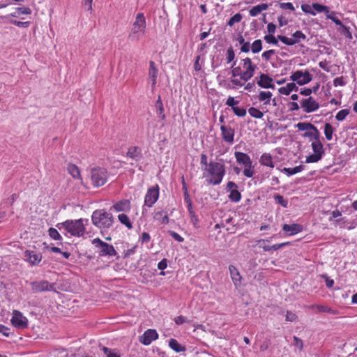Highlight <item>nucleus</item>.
<instances>
[{"label": "nucleus", "mask_w": 357, "mask_h": 357, "mask_svg": "<svg viewBox=\"0 0 357 357\" xmlns=\"http://www.w3.org/2000/svg\"><path fill=\"white\" fill-rule=\"evenodd\" d=\"M84 220L82 218L78 220H67L63 222L58 223L56 227L58 229H65L67 232L74 236H82L85 233Z\"/></svg>", "instance_id": "1"}, {"label": "nucleus", "mask_w": 357, "mask_h": 357, "mask_svg": "<svg viewBox=\"0 0 357 357\" xmlns=\"http://www.w3.org/2000/svg\"><path fill=\"white\" fill-rule=\"evenodd\" d=\"M205 171L211 176V178L207 180L208 183L214 185H218L222 182L225 174L224 165L217 162H210L208 167H205Z\"/></svg>", "instance_id": "2"}, {"label": "nucleus", "mask_w": 357, "mask_h": 357, "mask_svg": "<svg viewBox=\"0 0 357 357\" xmlns=\"http://www.w3.org/2000/svg\"><path fill=\"white\" fill-rule=\"evenodd\" d=\"M91 220L93 224L100 229L109 228L113 223L112 213H107L105 210H96L93 211Z\"/></svg>", "instance_id": "3"}, {"label": "nucleus", "mask_w": 357, "mask_h": 357, "mask_svg": "<svg viewBox=\"0 0 357 357\" xmlns=\"http://www.w3.org/2000/svg\"><path fill=\"white\" fill-rule=\"evenodd\" d=\"M146 27V23L144 14L138 13L132 24V27L130 33H129L128 38L132 41L139 40L144 34Z\"/></svg>", "instance_id": "4"}, {"label": "nucleus", "mask_w": 357, "mask_h": 357, "mask_svg": "<svg viewBox=\"0 0 357 357\" xmlns=\"http://www.w3.org/2000/svg\"><path fill=\"white\" fill-rule=\"evenodd\" d=\"M90 178L93 185L98 188L106 183L108 179V172L103 167H93L91 169Z\"/></svg>", "instance_id": "5"}, {"label": "nucleus", "mask_w": 357, "mask_h": 357, "mask_svg": "<svg viewBox=\"0 0 357 357\" xmlns=\"http://www.w3.org/2000/svg\"><path fill=\"white\" fill-rule=\"evenodd\" d=\"M92 244L96 248L99 249L98 255L100 257H115L117 255V252L113 245L102 241L99 238H96L92 240Z\"/></svg>", "instance_id": "6"}, {"label": "nucleus", "mask_w": 357, "mask_h": 357, "mask_svg": "<svg viewBox=\"0 0 357 357\" xmlns=\"http://www.w3.org/2000/svg\"><path fill=\"white\" fill-rule=\"evenodd\" d=\"M311 146L313 151V154H311L306 158L305 162L307 163H312L319 161L325 153L321 140L312 142Z\"/></svg>", "instance_id": "7"}, {"label": "nucleus", "mask_w": 357, "mask_h": 357, "mask_svg": "<svg viewBox=\"0 0 357 357\" xmlns=\"http://www.w3.org/2000/svg\"><path fill=\"white\" fill-rule=\"evenodd\" d=\"M31 290L34 293L43 291H56L55 284L50 283L47 280L35 281L30 283Z\"/></svg>", "instance_id": "8"}, {"label": "nucleus", "mask_w": 357, "mask_h": 357, "mask_svg": "<svg viewBox=\"0 0 357 357\" xmlns=\"http://www.w3.org/2000/svg\"><path fill=\"white\" fill-rule=\"evenodd\" d=\"M159 197V186L156 185L149 188L144 197V204L143 206V210L145 206L152 207L153 204L157 202Z\"/></svg>", "instance_id": "9"}, {"label": "nucleus", "mask_w": 357, "mask_h": 357, "mask_svg": "<svg viewBox=\"0 0 357 357\" xmlns=\"http://www.w3.org/2000/svg\"><path fill=\"white\" fill-rule=\"evenodd\" d=\"M312 79V75L308 72L296 70L290 76V79L296 82L298 85H304L309 83Z\"/></svg>", "instance_id": "10"}, {"label": "nucleus", "mask_w": 357, "mask_h": 357, "mask_svg": "<svg viewBox=\"0 0 357 357\" xmlns=\"http://www.w3.org/2000/svg\"><path fill=\"white\" fill-rule=\"evenodd\" d=\"M10 321L13 326L17 328L23 329L28 326L27 318L18 310H13Z\"/></svg>", "instance_id": "11"}, {"label": "nucleus", "mask_w": 357, "mask_h": 357, "mask_svg": "<svg viewBox=\"0 0 357 357\" xmlns=\"http://www.w3.org/2000/svg\"><path fill=\"white\" fill-rule=\"evenodd\" d=\"M301 107L303 112L311 113L317 111L319 108V104L311 96L303 99L301 101Z\"/></svg>", "instance_id": "12"}, {"label": "nucleus", "mask_w": 357, "mask_h": 357, "mask_svg": "<svg viewBox=\"0 0 357 357\" xmlns=\"http://www.w3.org/2000/svg\"><path fill=\"white\" fill-rule=\"evenodd\" d=\"M24 259L31 266L38 265L42 260V255L32 250H26L24 252Z\"/></svg>", "instance_id": "13"}, {"label": "nucleus", "mask_w": 357, "mask_h": 357, "mask_svg": "<svg viewBox=\"0 0 357 357\" xmlns=\"http://www.w3.org/2000/svg\"><path fill=\"white\" fill-rule=\"evenodd\" d=\"M158 334L154 329H148L139 337V342L144 345H149L152 341L158 339Z\"/></svg>", "instance_id": "14"}, {"label": "nucleus", "mask_w": 357, "mask_h": 357, "mask_svg": "<svg viewBox=\"0 0 357 357\" xmlns=\"http://www.w3.org/2000/svg\"><path fill=\"white\" fill-rule=\"evenodd\" d=\"M158 75V70L155 66V63L153 61H149V80L151 83L152 90H154L157 83V78Z\"/></svg>", "instance_id": "15"}, {"label": "nucleus", "mask_w": 357, "mask_h": 357, "mask_svg": "<svg viewBox=\"0 0 357 357\" xmlns=\"http://www.w3.org/2000/svg\"><path fill=\"white\" fill-rule=\"evenodd\" d=\"M222 139L229 144H233L234 140V129L229 126L222 125L220 126Z\"/></svg>", "instance_id": "16"}, {"label": "nucleus", "mask_w": 357, "mask_h": 357, "mask_svg": "<svg viewBox=\"0 0 357 357\" xmlns=\"http://www.w3.org/2000/svg\"><path fill=\"white\" fill-rule=\"evenodd\" d=\"M273 79L268 75L261 73L257 83L261 88L274 89L275 86L273 84Z\"/></svg>", "instance_id": "17"}, {"label": "nucleus", "mask_w": 357, "mask_h": 357, "mask_svg": "<svg viewBox=\"0 0 357 357\" xmlns=\"http://www.w3.org/2000/svg\"><path fill=\"white\" fill-rule=\"evenodd\" d=\"M126 155L137 162L142 158V149L139 146H130L128 149Z\"/></svg>", "instance_id": "18"}, {"label": "nucleus", "mask_w": 357, "mask_h": 357, "mask_svg": "<svg viewBox=\"0 0 357 357\" xmlns=\"http://www.w3.org/2000/svg\"><path fill=\"white\" fill-rule=\"evenodd\" d=\"M234 155L236 160V162L240 164L244 165V167L252 165V160L250 156L243 152L236 151L234 153Z\"/></svg>", "instance_id": "19"}, {"label": "nucleus", "mask_w": 357, "mask_h": 357, "mask_svg": "<svg viewBox=\"0 0 357 357\" xmlns=\"http://www.w3.org/2000/svg\"><path fill=\"white\" fill-rule=\"evenodd\" d=\"M303 229L302 225L299 224H291V225H287L284 224L282 225V230L285 232L288 233L289 235L292 236L294 234H296L299 232H301Z\"/></svg>", "instance_id": "20"}, {"label": "nucleus", "mask_w": 357, "mask_h": 357, "mask_svg": "<svg viewBox=\"0 0 357 357\" xmlns=\"http://www.w3.org/2000/svg\"><path fill=\"white\" fill-rule=\"evenodd\" d=\"M229 270L230 273V275L231 278V280L236 287H238L241 280V276L238 271V269L236 268V266L233 265H230L229 266Z\"/></svg>", "instance_id": "21"}, {"label": "nucleus", "mask_w": 357, "mask_h": 357, "mask_svg": "<svg viewBox=\"0 0 357 357\" xmlns=\"http://www.w3.org/2000/svg\"><path fill=\"white\" fill-rule=\"evenodd\" d=\"M259 163L263 166L274 168L275 165L273 161V157L269 153H263L259 158Z\"/></svg>", "instance_id": "22"}, {"label": "nucleus", "mask_w": 357, "mask_h": 357, "mask_svg": "<svg viewBox=\"0 0 357 357\" xmlns=\"http://www.w3.org/2000/svg\"><path fill=\"white\" fill-rule=\"evenodd\" d=\"M269 5L267 3H261L253 6L250 10L249 13L250 16L255 17L258 15L261 12L266 10L268 8Z\"/></svg>", "instance_id": "23"}, {"label": "nucleus", "mask_w": 357, "mask_h": 357, "mask_svg": "<svg viewBox=\"0 0 357 357\" xmlns=\"http://www.w3.org/2000/svg\"><path fill=\"white\" fill-rule=\"evenodd\" d=\"M153 218L162 225L168 224L169 220L167 213L163 211L155 212Z\"/></svg>", "instance_id": "24"}, {"label": "nucleus", "mask_w": 357, "mask_h": 357, "mask_svg": "<svg viewBox=\"0 0 357 357\" xmlns=\"http://www.w3.org/2000/svg\"><path fill=\"white\" fill-rule=\"evenodd\" d=\"M114 208L116 211H126L130 209V203L129 200L123 199L114 205Z\"/></svg>", "instance_id": "25"}, {"label": "nucleus", "mask_w": 357, "mask_h": 357, "mask_svg": "<svg viewBox=\"0 0 357 357\" xmlns=\"http://www.w3.org/2000/svg\"><path fill=\"white\" fill-rule=\"evenodd\" d=\"M298 87L293 82L288 83L285 86L279 89V92L284 95H289L291 91H297Z\"/></svg>", "instance_id": "26"}, {"label": "nucleus", "mask_w": 357, "mask_h": 357, "mask_svg": "<svg viewBox=\"0 0 357 357\" xmlns=\"http://www.w3.org/2000/svg\"><path fill=\"white\" fill-rule=\"evenodd\" d=\"M155 107L156 113H157L158 117L160 118L162 120H164L165 119L166 116L164 113L165 109H164V107H163V104H162L160 96H158V98L155 102Z\"/></svg>", "instance_id": "27"}, {"label": "nucleus", "mask_w": 357, "mask_h": 357, "mask_svg": "<svg viewBox=\"0 0 357 357\" xmlns=\"http://www.w3.org/2000/svg\"><path fill=\"white\" fill-rule=\"evenodd\" d=\"M169 346L172 350L177 353L185 351L186 350L185 347L179 344L175 339H170L169 340Z\"/></svg>", "instance_id": "28"}, {"label": "nucleus", "mask_w": 357, "mask_h": 357, "mask_svg": "<svg viewBox=\"0 0 357 357\" xmlns=\"http://www.w3.org/2000/svg\"><path fill=\"white\" fill-rule=\"evenodd\" d=\"M310 130H312V131L306 132L303 135L304 137L310 138V140H312V142H316V141L320 140V132L316 126H314V129H310Z\"/></svg>", "instance_id": "29"}, {"label": "nucleus", "mask_w": 357, "mask_h": 357, "mask_svg": "<svg viewBox=\"0 0 357 357\" xmlns=\"http://www.w3.org/2000/svg\"><path fill=\"white\" fill-rule=\"evenodd\" d=\"M273 94L270 91H260L258 96V100L259 101H264V104H270L271 97Z\"/></svg>", "instance_id": "30"}, {"label": "nucleus", "mask_w": 357, "mask_h": 357, "mask_svg": "<svg viewBox=\"0 0 357 357\" xmlns=\"http://www.w3.org/2000/svg\"><path fill=\"white\" fill-rule=\"evenodd\" d=\"M304 169V167L303 165H298L294 168H287L284 167L281 171L282 172L286 173L288 176H291L296 174L298 172H301Z\"/></svg>", "instance_id": "31"}, {"label": "nucleus", "mask_w": 357, "mask_h": 357, "mask_svg": "<svg viewBox=\"0 0 357 357\" xmlns=\"http://www.w3.org/2000/svg\"><path fill=\"white\" fill-rule=\"evenodd\" d=\"M243 68H245V70L255 73V71L257 68V66L252 63V62L250 58L247 57V58L243 59Z\"/></svg>", "instance_id": "32"}, {"label": "nucleus", "mask_w": 357, "mask_h": 357, "mask_svg": "<svg viewBox=\"0 0 357 357\" xmlns=\"http://www.w3.org/2000/svg\"><path fill=\"white\" fill-rule=\"evenodd\" d=\"M68 172L73 178H80L79 169L75 165L69 164L68 166Z\"/></svg>", "instance_id": "33"}, {"label": "nucleus", "mask_w": 357, "mask_h": 357, "mask_svg": "<svg viewBox=\"0 0 357 357\" xmlns=\"http://www.w3.org/2000/svg\"><path fill=\"white\" fill-rule=\"evenodd\" d=\"M334 132V128L329 123H326L324 126V134L327 140L330 141L333 138V133Z\"/></svg>", "instance_id": "34"}, {"label": "nucleus", "mask_w": 357, "mask_h": 357, "mask_svg": "<svg viewBox=\"0 0 357 357\" xmlns=\"http://www.w3.org/2000/svg\"><path fill=\"white\" fill-rule=\"evenodd\" d=\"M312 308H316L319 312H326L332 314H335L336 311L331 307H328L325 305H313Z\"/></svg>", "instance_id": "35"}, {"label": "nucleus", "mask_w": 357, "mask_h": 357, "mask_svg": "<svg viewBox=\"0 0 357 357\" xmlns=\"http://www.w3.org/2000/svg\"><path fill=\"white\" fill-rule=\"evenodd\" d=\"M118 218L121 223L126 225L128 229H131L132 227V225L127 215L123 213L119 214Z\"/></svg>", "instance_id": "36"}, {"label": "nucleus", "mask_w": 357, "mask_h": 357, "mask_svg": "<svg viewBox=\"0 0 357 357\" xmlns=\"http://www.w3.org/2000/svg\"><path fill=\"white\" fill-rule=\"evenodd\" d=\"M292 39L295 44L306 39V36L301 31H296L292 34Z\"/></svg>", "instance_id": "37"}, {"label": "nucleus", "mask_w": 357, "mask_h": 357, "mask_svg": "<svg viewBox=\"0 0 357 357\" xmlns=\"http://www.w3.org/2000/svg\"><path fill=\"white\" fill-rule=\"evenodd\" d=\"M48 234L54 240L62 241L63 239L58 230L55 228L50 227L48 230Z\"/></svg>", "instance_id": "38"}, {"label": "nucleus", "mask_w": 357, "mask_h": 357, "mask_svg": "<svg viewBox=\"0 0 357 357\" xmlns=\"http://www.w3.org/2000/svg\"><path fill=\"white\" fill-rule=\"evenodd\" d=\"M252 53L256 54L262 50V42L260 39L255 40L251 46Z\"/></svg>", "instance_id": "39"}, {"label": "nucleus", "mask_w": 357, "mask_h": 357, "mask_svg": "<svg viewBox=\"0 0 357 357\" xmlns=\"http://www.w3.org/2000/svg\"><path fill=\"white\" fill-rule=\"evenodd\" d=\"M296 127L298 129V130H310V129H314V126L310 123L301 122L298 123L296 125Z\"/></svg>", "instance_id": "40"}, {"label": "nucleus", "mask_w": 357, "mask_h": 357, "mask_svg": "<svg viewBox=\"0 0 357 357\" xmlns=\"http://www.w3.org/2000/svg\"><path fill=\"white\" fill-rule=\"evenodd\" d=\"M250 115L256 119H261L264 116V113L255 107H250L248 109Z\"/></svg>", "instance_id": "41"}, {"label": "nucleus", "mask_w": 357, "mask_h": 357, "mask_svg": "<svg viewBox=\"0 0 357 357\" xmlns=\"http://www.w3.org/2000/svg\"><path fill=\"white\" fill-rule=\"evenodd\" d=\"M312 10L314 12H316V14L317 13H323V12L328 13V8L327 6L321 5L318 3H313L312 5Z\"/></svg>", "instance_id": "42"}, {"label": "nucleus", "mask_w": 357, "mask_h": 357, "mask_svg": "<svg viewBox=\"0 0 357 357\" xmlns=\"http://www.w3.org/2000/svg\"><path fill=\"white\" fill-rule=\"evenodd\" d=\"M229 198L232 202H238L241 199V195L240 192L236 189L230 192Z\"/></svg>", "instance_id": "43"}, {"label": "nucleus", "mask_w": 357, "mask_h": 357, "mask_svg": "<svg viewBox=\"0 0 357 357\" xmlns=\"http://www.w3.org/2000/svg\"><path fill=\"white\" fill-rule=\"evenodd\" d=\"M274 199L278 204L281 205L282 206L287 208L288 206V200L284 199L280 195H275L274 196Z\"/></svg>", "instance_id": "44"}, {"label": "nucleus", "mask_w": 357, "mask_h": 357, "mask_svg": "<svg viewBox=\"0 0 357 357\" xmlns=\"http://www.w3.org/2000/svg\"><path fill=\"white\" fill-rule=\"evenodd\" d=\"M278 39L280 40L282 43L287 45H295V41L293 40L292 38H288L284 36L278 35L277 36Z\"/></svg>", "instance_id": "45"}, {"label": "nucleus", "mask_w": 357, "mask_h": 357, "mask_svg": "<svg viewBox=\"0 0 357 357\" xmlns=\"http://www.w3.org/2000/svg\"><path fill=\"white\" fill-rule=\"evenodd\" d=\"M241 20H242V15H241V14H240V13H236V14H235L234 16H232V17L229 19V22H228V23H227V24H228L229 26H232L234 24L240 22Z\"/></svg>", "instance_id": "46"}, {"label": "nucleus", "mask_w": 357, "mask_h": 357, "mask_svg": "<svg viewBox=\"0 0 357 357\" xmlns=\"http://www.w3.org/2000/svg\"><path fill=\"white\" fill-rule=\"evenodd\" d=\"M349 114V109H344L337 112L335 116V118L337 121H343L346 118V116Z\"/></svg>", "instance_id": "47"}, {"label": "nucleus", "mask_w": 357, "mask_h": 357, "mask_svg": "<svg viewBox=\"0 0 357 357\" xmlns=\"http://www.w3.org/2000/svg\"><path fill=\"white\" fill-rule=\"evenodd\" d=\"M255 171L253 169L252 164L245 166L243 170V175L248 178H251L254 176Z\"/></svg>", "instance_id": "48"}, {"label": "nucleus", "mask_w": 357, "mask_h": 357, "mask_svg": "<svg viewBox=\"0 0 357 357\" xmlns=\"http://www.w3.org/2000/svg\"><path fill=\"white\" fill-rule=\"evenodd\" d=\"M18 15H30L31 14V10L29 7H17L15 8Z\"/></svg>", "instance_id": "49"}, {"label": "nucleus", "mask_w": 357, "mask_h": 357, "mask_svg": "<svg viewBox=\"0 0 357 357\" xmlns=\"http://www.w3.org/2000/svg\"><path fill=\"white\" fill-rule=\"evenodd\" d=\"M102 351L107 357H120V355L107 347H103Z\"/></svg>", "instance_id": "50"}, {"label": "nucleus", "mask_w": 357, "mask_h": 357, "mask_svg": "<svg viewBox=\"0 0 357 357\" xmlns=\"http://www.w3.org/2000/svg\"><path fill=\"white\" fill-rule=\"evenodd\" d=\"M254 73V72L244 70L243 73H241L240 77L241 79H243L246 82L253 77Z\"/></svg>", "instance_id": "51"}, {"label": "nucleus", "mask_w": 357, "mask_h": 357, "mask_svg": "<svg viewBox=\"0 0 357 357\" xmlns=\"http://www.w3.org/2000/svg\"><path fill=\"white\" fill-rule=\"evenodd\" d=\"M264 38L265 41L269 44H273V45L278 44V39L272 34L266 35Z\"/></svg>", "instance_id": "52"}, {"label": "nucleus", "mask_w": 357, "mask_h": 357, "mask_svg": "<svg viewBox=\"0 0 357 357\" xmlns=\"http://www.w3.org/2000/svg\"><path fill=\"white\" fill-rule=\"evenodd\" d=\"M232 110L234 113L239 117H243L246 114V109L243 107L241 108L236 106L234 108H233Z\"/></svg>", "instance_id": "53"}, {"label": "nucleus", "mask_w": 357, "mask_h": 357, "mask_svg": "<svg viewBox=\"0 0 357 357\" xmlns=\"http://www.w3.org/2000/svg\"><path fill=\"white\" fill-rule=\"evenodd\" d=\"M275 51L274 50H267V51H265L262 53V58L265 60V61H269L271 58V56L275 54Z\"/></svg>", "instance_id": "54"}, {"label": "nucleus", "mask_w": 357, "mask_h": 357, "mask_svg": "<svg viewBox=\"0 0 357 357\" xmlns=\"http://www.w3.org/2000/svg\"><path fill=\"white\" fill-rule=\"evenodd\" d=\"M239 103V102L238 100H234V97H231V96H229L227 101H226V105L230 107H231V109H233V108H234L235 107H236V105Z\"/></svg>", "instance_id": "55"}, {"label": "nucleus", "mask_w": 357, "mask_h": 357, "mask_svg": "<svg viewBox=\"0 0 357 357\" xmlns=\"http://www.w3.org/2000/svg\"><path fill=\"white\" fill-rule=\"evenodd\" d=\"M301 9L305 13H310V14H311L312 15H316V12H314L312 10V6H310L309 4H303L301 6Z\"/></svg>", "instance_id": "56"}, {"label": "nucleus", "mask_w": 357, "mask_h": 357, "mask_svg": "<svg viewBox=\"0 0 357 357\" xmlns=\"http://www.w3.org/2000/svg\"><path fill=\"white\" fill-rule=\"evenodd\" d=\"M227 63L231 62L235 58V54H234L232 47H230L227 49Z\"/></svg>", "instance_id": "57"}, {"label": "nucleus", "mask_w": 357, "mask_h": 357, "mask_svg": "<svg viewBox=\"0 0 357 357\" xmlns=\"http://www.w3.org/2000/svg\"><path fill=\"white\" fill-rule=\"evenodd\" d=\"M285 319L287 321H291V322L294 321L297 319V315L291 311H287V314H286Z\"/></svg>", "instance_id": "58"}, {"label": "nucleus", "mask_w": 357, "mask_h": 357, "mask_svg": "<svg viewBox=\"0 0 357 357\" xmlns=\"http://www.w3.org/2000/svg\"><path fill=\"white\" fill-rule=\"evenodd\" d=\"M174 321H175V323L177 325H181V324H184L185 322H189L188 319L185 317L182 316V315H180V316H178V317H175L174 318Z\"/></svg>", "instance_id": "59"}, {"label": "nucleus", "mask_w": 357, "mask_h": 357, "mask_svg": "<svg viewBox=\"0 0 357 357\" xmlns=\"http://www.w3.org/2000/svg\"><path fill=\"white\" fill-rule=\"evenodd\" d=\"M169 234L174 240L178 242H183L184 241V238L181 236L174 231H169Z\"/></svg>", "instance_id": "60"}, {"label": "nucleus", "mask_w": 357, "mask_h": 357, "mask_svg": "<svg viewBox=\"0 0 357 357\" xmlns=\"http://www.w3.org/2000/svg\"><path fill=\"white\" fill-rule=\"evenodd\" d=\"M10 23L19 27H27L29 25V22H20L17 20H11Z\"/></svg>", "instance_id": "61"}, {"label": "nucleus", "mask_w": 357, "mask_h": 357, "mask_svg": "<svg viewBox=\"0 0 357 357\" xmlns=\"http://www.w3.org/2000/svg\"><path fill=\"white\" fill-rule=\"evenodd\" d=\"M280 8L285 10H290L294 11L295 10L293 4L290 2L281 3L280 5Z\"/></svg>", "instance_id": "62"}, {"label": "nucleus", "mask_w": 357, "mask_h": 357, "mask_svg": "<svg viewBox=\"0 0 357 357\" xmlns=\"http://www.w3.org/2000/svg\"><path fill=\"white\" fill-rule=\"evenodd\" d=\"M238 188V185L233 181H229L227 184L226 190L231 192Z\"/></svg>", "instance_id": "63"}, {"label": "nucleus", "mask_w": 357, "mask_h": 357, "mask_svg": "<svg viewBox=\"0 0 357 357\" xmlns=\"http://www.w3.org/2000/svg\"><path fill=\"white\" fill-rule=\"evenodd\" d=\"M0 333H1L6 337H8L10 335V328L2 324H0Z\"/></svg>", "instance_id": "64"}]
</instances>
